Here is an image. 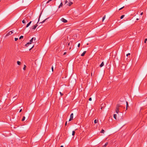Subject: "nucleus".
Instances as JSON below:
<instances>
[{
    "instance_id": "nucleus-28",
    "label": "nucleus",
    "mask_w": 147,
    "mask_h": 147,
    "mask_svg": "<svg viewBox=\"0 0 147 147\" xmlns=\"http://www.w3.org/2000/svg\"><path fill=\"white\" fill-rule=\"evenodd\" d=\"M18 39V38H15V41H17Z\"/></svg>"
},
{
    "instance_id": "nucleus-30",
    "label": "nucleus",
    "mask_w": 147,
    "mask_h": 147,
    "mask_svg": "<svg viewBox=\"0 0 147 147\" xmlns=\"http://www.w3.org/2000/svg\"><path fill=\"white\" fill-rule=\"evenodd\" d=\"M147 41V38H146L144 41V43H146V41Z\"/></svg>"
},
{
    "instance_id": "nucleus-37",
    "label": "nucleus",
    "mask_w": 147,
    "mask_h": 147,
    "mask_svg": "<svg viewBox=\"0 0 147 147\" xmlns=\"http://www.w3.org/2000/svg\"><path fill=\"white\" fill-rule=\"evenodd\" d=\"M66 53H66V52H65V53H64V54H63V55H65V54H66Z\"/></svg>"
},
{
    "instance_id": "nucleus-6",
    "label": "nucleus",
    "mask_w": 147,
    "mask_h": 147,
    "mask_svg": "<svg viewBox=\"0 0 147 147\" xmlns=\"http://www.w3.org/2000/svg\"><path fill=\"white\" fill-rule=\"evenodd\" d=\"M73 113H72L71 114L70 118L69 119V121H71V120H72L73 119Z\"/></svg>"
},
{
    "instance_id": "nucleus-3",
    "label": "nucleus",
    "mask_w": 147,
    "mask_h": 147,
    "mask_svg": "<svg viewBox=\"0 0 147 147\" xmlns=\"http://www.w3.org/2000/svg\"><path fill=\"white\" fill-rule=\"evenodd\" d=\"M34 39V38H32L30 40V42H29L26 44L25 45V46L26 47H28L29 45L31 44V42H32L33 40Z\"/></svg>"
},
{
    "instance_id": "nucleus-18",
    "label": "nucleus",
    "mask_w": 147,
    "mask_h": 147,
    "mask_svg": "<svg viewBox=\"0 0 147 147\" xmlns=\"http://www.w3.org/2000/svg\"><path fill=\"white\" fill-rule=\"evenodd\" d=\"M26 66L25 65H24V67L23 68V69L24 70H25L26 69Z\"/></svg>"
},
{
    "instance_id": "nucleus-2",
    "label": "nucleus",
    "mask_w": 147,
    "mask_h": 147,
    "mask_svg": "<svg viewBox=\"0 0 147 147\" xmlns=\"http://www.w3.org/2000/svg\"><path fill=\"white\" fill-rule=\"evenodd\" d=\"M121 106L119 104H118L117 105L115 108V112L117 113H118L119 112V108Z\"/></svg>"
},
{
    "instance_id": "nucleus-21",
    "label": "nucleus",
    "mask_w": 147,
    "mask_h": 147,
    "mask_svg": "<svg viewBox=\"0 0 147 147\" xmlns=\"http://www.w3.org/2000/svg\"><path fill=\"white\" fill-rule=\"evenodd\" d=\"M53 0H49L46 3H49L51 1H52Z\"/></svg>"
},
{
    "instance_id": "nucleus-38",
    "label": "nucleus",
    "mask_w": 147,
    "mask_h": 147,
    "mask_svg": "<svg viewBox=\"0 0 147 147\" xmlns=\"http://www.w3.org/2000/svg\"><path fill=\"white\" fill-rule=\"evenodd\" d=\"M143 14V12H142V13H140V15H142Z\"/></svg>"
},
{
    "instance_id": "nucleus-16",
    "label": "nucleus",
    "mask_w": 147,
    "mask_h": 147,
    "mask_svg": "<svg viewBox=\"0 0 147 147\" xmlns=\"http://www.w3.org/2000/svg\"><path fill=\"white\" fill-rule=\"evenodd\" d=\"M17 63L19 65H20V64H21V62L20 61H17Z\"/></svg>"
},
{
    "instance_id": "nucleus-35",
    "label": "nucleus",
    "mask_w": 147,
    "mask_h": 147,
    "mask_svg": "<svg viewBox=\"0 0 147 147\" xmlns=\"http://www.w3.org/2000/svg\"><path fill=\"white\" fill-rule=\"evenodd\" d=\"M68 2V1L67 0H66L65 1V3L66 4Z\"/></svg>"
},
{
    "instance_id": "nucleus-33",
    "label": "nucleus",
    "mask_w": 147,
    "mask_h": 147,
    "mask_svg": "<svg viewBox=\"0 0 147 147\" xmlns=\"http://www.w3.org/2000/svg\"><path fill=\"white\" fill-rule=\"evenodd\" d=\"M89 101H91L92 100V98H90L89 99Z\"/></svg>"
},
{
    "instance_id": "nucleus-44",
    "label": "nucleus",
    "mask_w": 147,
    "mask_h": 147,
    "mask_svg": "<svg viewBox=\"0 0 147 147\" xmlns=\"http://www.w3.org/2000/svg\"><path fill=\"white\" fill-rule=\"evenodd\" d=\"M63 147V146H61L60 147Z\"/></svg>"
},
{
    "instance_id": "nucleus-4",
    "label": "nucleus",
    "mask_w": 147,
    "mask_h": 147,
    "mask_svg": "<svg viewBox=\"0 0 147 147\" xmlns=\"http://www.w3.org/2000/svg\"><path fill=\"white\" fill-rule=\"evenodd\" d=\"M13 30H12V31H10V32H9L8 33H7L6 35V36H9V35H11V34H13Z\"/></svg>"
},
{
    "instance_id": "nucleus-42",
    "label": "nucleus",
    "mask_w": 147,
    "mask_h": 147,
    "mask_svg": "<svg viewBox=\"0 0 147 147\" xmlns=\"http://www.w3.org/2000/svg\"><path fill=\"white\" fill-rule=\"evenodd\" d=\"M139 20V19H138V18H137V19H136V20Z\"/></svg>"
},
{
    "instance_id": "nucleus-14",
    "label": "nucleus",
    "mask_w": 147,
    "mask_h": 147,
    "mask_svg": "<svg viewBox=\"0 0 147 147\" xmlns=\"http://www.w3.org/2000/svg\"><path fill=\"white\" fill-rule=\"evenodd\" d=\"M126 109H127V108L128 107H129V105H128V103L127 102H126Z\"/></svg>"
},
{
    "instance_id": "nucleus-26",
    "label": "nucleus",
    "mask_w": 147,
    "mask_h": 147,
    "mask_svg": "<svg viewBox=\"0 0 147 147\" xmlns=\"http://www.w3.org/2000/svg\"><path fill=\"white\" fill-rule=\"evenodd\" d=\"M24 37V36H20V38L19 39H21L22 38H23Z\"/></svg>"
},
{
    "instance_id": "nucleus-15",
    "label": "nucleus",
    "mask_w": 147,
    "mask_h": 147,
    "mask_svg": "<svg viewBox=\"0 0 147 147\" xmlns=\"http://www.w3.org/2000/svg\"><path fill=\"white\" fill-rule=\"evenodd\" d=\"M75 132L74 131H72V135L74 136L75 135Z\"/></svg>"
},
{
    "instance_id": "nucleus-36",
    "label": "nucleus",
    "mask_w": 147,
    "mask_h": 147,
    "mask_svg": "<svg viewBox=\"0 0 147 147\" xmlns=\"http://www.w3.org/2000/svg\"><path fill=\"white\" fill-rule=\"evenodd\" d=\"M80 43H79L78 44V47H80Z\"/></svg>"
},
{
    "instance_id": "nucleus-45",
    "label": "nucleus",
    "mask_w": 147,
    "mask_h": 147,
    "mask_svg": "<svg viewBox=\"0 0 147 147\" xmlns=\"http://www.w3.org/2000/svg\"><path fill=\"white\" fill-rule=\"evenodd\" d=\"M92 73H91V76H92Z\"/></svg>"
},
{
    "instance_id": "nucleus-12",
    "label": "nucleus",
    "mask_w": 147,
    "mask_h": 147,
    "mask_svg": "<svg viewBox=\"0 0 147 147\" xmlns=\"http://www.w3.org/2000/svg\"><path fill=\"white\" fill-rule=\"evenodd\" d=\"M63 3H62V2H61L60 5H59V8H60L61 7H62L63 6Z\"/></svg>"
},
{
    "instance_id": "nucleus-5",
    "label": "nucleus",
    "mask_w": 147,
    "mask_h": 147,
    "mask_svg": "<svg viewBox=\"0 0 147 147\" xmlns=\"http://www.w3.org/2000/svg\"><path fill=\"white\" fill-rule=\"evenodd\" d=\"M61 21H62L64 23H66L67 22V20L63 18H62L61 19Z\"/></svg>"
},
{
    "instance_id": "nucleus-25",
    "label": "nucleus",
    "mask_w": 147,
    "mask_h": 147,
    "mask_svg": "<svg viewBox=\"0 0 147 147\" xmlns=\"http://www.w3.org/2000/svg\"><path fill=\"white\" fill-rule=\"evenodd\" d=\"M22 22L23 24H25L26 23V21L24 20H23L22 21Z\"/></svg>"
},
{
    "instance_id": "nucleus-17",
    "label": "nucleus",
    "mask_w": 147,
    "mask_h": 147,
    "mask_svg": "<svg viewBox=\"0 0 147 147\" xmlns=\"http://www.w3.org/2000/svg\"><path fill=\"white\" fill-rule=\"evenodd\" d=\"M25 116H23V118H22V121H24L25 120Z\"/></svg>"
},
{
    "instance_id": "nucleus-39",
    "label": "nucleus",
    "mask_w": 147,
    "mask_h": 147,
    "mask_svg": "<svg viewBox=\"0 0 147 147\" xmlns=\"http://www.w3.org/2000/svg\"><path fill=\"white\" fill-rule=\"evenodd\" d=\"M22 109H21L20 110V111L19 112H21L22 111Z\"/></svg>"
},
{
    "instance_id": "nucleus-40",
    "label": "nucleus",
    "mask_w": 147,
    "mask_h": 147,
    "mask_svg": "<svg viewBox=\"0 0 147 147\" xmlns=\"http://www.w3.org/2000/svg\"><path fill=\"white\" fill-rule=\"evenodd\" d=\"M67 121L65 123V125L66 126L67 125Z\"/></svg>"
},
{
    "instance_id": "nucleus-1",
    "label": "nucleus",
    "mask_w": 147,
    "mask_h": 147,
    "mask_svg": "<svg viewBox=\"0 0 147 147\" xmlns=\"http://www.w3.org/2000/svg\"><path fill=\"white\" fill-rule=\"evenodd\" d=\"M40 16H41V15H40L39 16V18H38V21L37 22V23L36 24H35V25L33 26H32V29H33V30L35 29L36 28V27L38 26V25L37 24L39 22V21Z\"/></svg>"
},
{
    "instance_id": "nucleus-43",
    "label": "nucleus",
    "mask_w": 147,
    "mask_h": 147,
    "mask_svg": "<svg viewBox=\"0 0 147 147\" xmlns=\"http://www.w3.org/2000/svg\"><path fill=\"white\" fill-rule=\"evenodd\" d=\"M35 40H36V38H34V41H35Z\"/></svg>"
},
{
    "instance_id": "nucleus-22",
    "label": "nucleus",
    "mask_w": 147,
    "mask_h": 147,
    "mask_svg": "<svg viewBox=\"0 0 147 147\" xmlns=\"http://www.w3.org/2000/svg\"><path fill=\"white\" fill-rule=\"evenodd\" d=\"M125 16L124 15H123L122 16H121L120 17V19H123V17H124Z\"/></svg>"
},
{
    "instance_id": "nucleus-11",
    "label": "nucleus",
    "mask_w": 147,
    "mask_h": 147,
    "mask_svg": "<svg viewBox=\"0 0 147 147\" xmlns=\"http://www.w3.org/2000/svg\"><path fill=\"white\" fill-rule=\"evenodd\" d=\"M86 51H84V52L83 53H82L81 55V56H83L86 53Z\"/></svg>"
},
{
    "instance_id": "nucleus-41",
    "label": "nucleus",
    "mask_w": 147,
    "mask_h": 147,
    "mask_svg": "<svg viewBox=\"0 0 147 147\" xmlns=\"http://www.w3.org/2000/svg\"><path fill=\"white\" fill-rule=\"evenodd\" d=\"M69 45H70V42H69L68 44V45L69 46Z\"/></svg>"
},
{
    "instance_id": "nucleus-19",
    "label": "nucleus",
    "mask_w": 147,
    "mask_h": 147,
    "mask_svg": "<svg viewBox=\"0 0 147 147\" xmlns=\"http://www.w3.org/2000/svg\"><path fill=\"white\" fill-rule=\"evenodd\" d=\"M108 144V143L107 142H106L105 144V145L103 146L104 147H106L107 146V145Z\"/></svg>"
},
{
    "instance_id": "nucleus-34",
    "label": "nucleus",
    "mask_w": 147,
    "mask_h": 147,
    "mask_svg": "<svg viewBox=\"0 0 147 147\" xmlns=\"http://www.w3.org/2000/svg\"><path fill=\"white\" fill-rule=\"evenodd\" d=\"M130 53H128V54H127V55H126V56H127L128 55H130Z\"/></svg>"
},
{
    "instance_id": "nucleus-8",
    "label": "nucleus",
    "mask_w": 147,
    "mask_h": 147,
    "mask_svg": "<svg viewBox=\"0 0 147 147\" xmlns=\"http://www.w3.org/2000/svg\"><path fill=\"white\" fill-rule=\"evenodd\" d=\"M72 3H73L71 2L70 1L67 4V5L68 6H70L72 4Z\"/></svg>"
},
{
    "instance_id": "nucleus-31",
    "label": "nucleus",
    "mask_w": 147,
    "mask_h": 147,
    "mask_svg": "<svg viewBox=\"0 0 147 147\" xmlns=\"http://www.w3.org/2000/svg\"><path fill=\"white\" fill-rule=\"evenodd\" d=\"M51 69L52 70V71H53V66H52V67H51Z\"/></svg>"
},
{
    "instance_id": "nucleus-10",
    "label": "nucleus",
    "mask_w": 147,
    "mask_h": 147,
    "mask_svg": "<svg viewBox=\"0 0 147 147\" xmlns=\"http://www.w3.org/2000/svg\"><path fill=\"white\" fill-rule=\"evenodd\" d=\"M104 65V62H102L100 65V67H103Z\"/></svg>"
},
{
    "instance_id": "nucleus-24",
    "label": "nucleus",
    "mask_w": 147,
    "mask_h": 147,
    "mask_svg": "<svg viewBox=\"0 0 147 147\" xmlns=\"http://www.w3.org/2000/svg\"><path fill=\"white\" fill-rule=\"evenodd\" d=\"M97 121L98 120H97L96 119H95L94 121V123H97Z\"/></svg>"
},
{
    "instance_id": "nucleus-32",
    "label": "nucleus",
    "mask_w": 147,
    "mask_h": 147,
    "mask_svg": "<svg viewBox=\"0 0 147 147\" xmlns=\"http://www.w3.org/2000/svg\"><path fill=\"white\" fill-rule=\"evenodd\" d=\"M124 7V6L121 7V8H120L119 9V10H121V9H122Z\"/></svg>"
},
{
    "instance_id": "nucleus-20",
    "label": "nucleus",
    "mask_w": 147,
    "mask_h": 147,
    "mask_svg": "<svg viewBox=\"0 0 147 147\" xmlns=\"http://www.w3.org/2000/svg\"><path fill=\"white\" fill-rule=\"evenodd\" d=\"M104 131H105L103 129H102L100 131V133H104Z\"/></svg>"
},
{
    "instance_id": "nucleus-9",
    "label": "nucleus",
    "mask_w": 147,
    "mask_h": 147,
    "mask_svg": "<svg viewBox=\"0 0 147 147\" xmlns=\"http://www.w3.org/2000/svg\"><path fill=\"white\" fill-rule=\"evenodd\" d=\"M48 18H47L46 19H45V20H43L42 22H40V23H39V24H40V23H44V22H45L46 21Z\"/></svg>"
},
{
    "instance_id": "nucleus-13",
    "label": "nucleus",
    "mask_w": 147,
    "mask_h": 147,
    "mask_svg": "<svg viewBox=\"0 0 147 147\" xmlns=\"http://www.w3.org/2000/svg\"><path fill=\"white\" fill-rule=\"evenodd\" d=\"M114 118L115 119H117V115L116 114H114L113 116Z\"/></svg>"
},
{
    "instance_id": "nucleus-23",
    "label": "nucleus",
    "mask_w": 147,
    "mask_h": 147,
    "mask_svg": "<svg viewBox=\"0 0 147 147\" xmlns=\"http://www.w3.org/2000/svg\"><path fill=\"white\" fill-rule=\"evenodd\" d=\"M105 15L104 16H103L102 18V21H104V19H105Z\"/></svg>"
},
{
    "instance_id": "nucleus-27",
    "label": "nucleus",
    "mask_w": 147,
    "mask_h": 147,
    "mask_svg": "<svg viewBox=\"0 0 147 147\" xmlns=\"http://www.w3.org/2000/svg\"><path fill=\"white\" fill-rule=\"evenodd\" d=\"M34 47V45H33L32 47H31L30 49H29V51H30L32 49L33 47Z\"/></svg>"
},
{
    "instance_id": "nucleus-7",
    "label": "nucleus",
    "mask_w": 147,
    "mask_h": 147,
    "mask_svg": "<svg viewBox=\"0 0 147 147\" xmlns=\"http://www.w3.org/2000/svg\"><path fill=\"white\" fill-rule=\"evenodd\" d=\"M32 22V21H30V22H29V23H28L27 25L26 26V28H27L29 26L30 24H31Z\"/></svg>"
},
{
    "instance_id": "nucleus-29",
    "label": "nucleus",
    "mask_w": 147,
    "mask_h": 147,
    "mask_svg": "<svg viewBox=\"0 0 147 147\" xmlns=\"http://www.w3.org/2000/svg\"><path fill=\"white\" fill-rule=\"evenodd\" d=\"M60 94L61 95V96H62L63 95V93H62L61 92H60Z\"/></svg>"
}]
</instances>
